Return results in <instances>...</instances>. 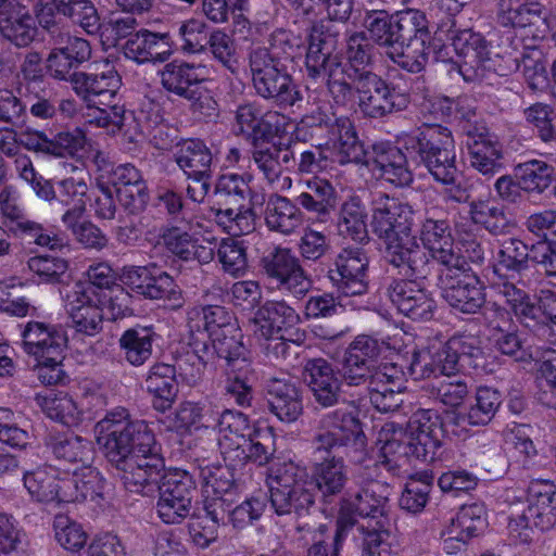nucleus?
<instances>
[{
  "instance_id": "4c0bfd02",
  "label": "nucleus",
  "mask_w": 556,
  "mask_h": 556,
  "mask_svg": "<svg viewBox=\"0 0 556 556\" xmlns=\"http://www.w3.org/2000/svg\"><path fill=\"white\" fill-rule=\"evenodd\" d=\"M87 184L80 179L65 178L56 182L53 208L61 215L65 226L77 224L83 217L87 203Z\"/></svg>"
},
{
  "instance_id": "2eb2a0df",
  "label": "nucleus",
  "mask_w": 556,
  "mask_h": 556,
  "mask_svg": "<svg viewBox=\"0 0 556 556\" xmlns=\"http://www.w3.org/2000/svg\"><path fill=\"white\" fill-rule=\"evenodd\" d=\"M511 38L510 31H507L497 48L494 47V39L489 40V62L492 63V70L496 75L505 77L521 67L527 86L535 92L545 91L551 80L541 53L538 52V58L525 55L520 64L518 58L514 55Z\"/></svg>"
},
{
  "instance_id": "c9c22d12",
  "label": "nucleus",
  "mask_w": 556,
  "mask_h": 556,
  "mask_svg": "<svg viewBox=\"0 0 556 556\" xmlns=\"http://www.w3.org/2000/svg\"><path fill=\"white\" fill-rule=\"evenodd\" d=\"M300 321L295 309L286 301H266L251 319L253 332L258 338H271L279 334L283 327H291Z\"/></svg>"
},
{
  "instance_id": "4d7b16f0",
  "label": "nucleus",
  "mask_w": 556,
  "mask_h": 556,
  "mask_svg": "<svg viewBox=\"0 0 556 556\" xmlns=\"http://www.w3.org/2000/svg\"><path fill=\"white\" fill-rule=\"evenodd\" d=\"M366 207L357 195H351L340 206L338 228L342 236L358 243L368 241Z\"/></svg>"
},
{
  "instance_id": "3c124183",
  "label": "nucleus",
  "mask_w": 556,
  "mask_h": 556,
  "mask_svg": "<svg viewBox=\"0 0 556 556\" xmlns=\"http://www.w3.org/2000/svg\"><path fill=\"white\" fill-rule=\"evenodd\" d=\"M395 48L399 46L427 47L430 34L425 13L408 9L395 13Z\"/></svg>"
},
{
  "instance_id": "dca6fc26",
  "label": "nucleus",
  "mask_w": 556,
  "mask_h": 556,
  "mask_svg": "<svg viewBox=\"0 0 556 556\" xmlns=\"http://www.w3.org/2000/svg\"><path fill=\"white\" fill-rule=\"evenodd\" d=\"M489 248L496 260L492 269V277L489 276V290L492 285L502 282L515 283L516 274L526 267L527 261L536 263L539 249H545V243L531 244L515 239L495 238L489 239Z\"/></svg>"
},
{
  "instance_id": "052dcab7",
  "label": "nucleus",
  "mask_w": 556,
  "mask_h": 556,
  "mask_svg": "<svg viewBox=\"0 0 556 556\" xmlns=\"http://www.w3.org/2000/svg\"><path fill=\"white\" fill-rule=\"evenodd\" d=\"M434 475L424 470L410 476L399 498L400 507L410 514H419L427 506L433 488Z\"/></svg>"
},
{
  "instance_id": "f704fd0d",
  "label": "nucleus",
  "mask_w": 556,
  "mask_h": 556,
  "mask_svg": "<svg viewBox=\"0 0 556 556\" xmlns=\"http://www.w3.org/2000/svg\"><path fill=\"white\" fill-rule=\"evenodd\" d=\"M46 447L54 459L65 467L91 465L94 457L92 443L72 433L49 434Z\"/></svg>"
},
{
  "instance_id": "a878e982",
  "label": "nucleus",
  "mask_w": 556,
  "mask_h": 556,
  "mask_svg": "<svg viewBox=\"0 0 556 556\" xmlns=\"http://www.w3.org/2000/svg\"><path fill=\"white\" fill-rule=\"evenodd\" d=\"M131 429L139 432V435L135 433L129 437V458H143L144 462L149 463L140 462V465H142L141 471H147V488H153L159 481L160 472L165 468L160 447L156 444L152 430L144 420L131 419Z\"/></svg>"
},
{
  "instance_id": "79ce46f5",
  "label": "nucleus",
  "mask_w": 556,
  "mask_h": 556,
  "mask_svg": "<svg viewBox=\"0 0 556 556\" xmlns=\"http://www.w3.org/2000/svg\"><path fill=\"white\" fill-rule=\"evenodd\" d=\"M278 117L277 112L262 113L255 103L249 102L237 108L235 121L238 134L254 144L271 137L274 132L273 124Z\"/></svg>"
},
{
  "instance_id": "603ef678",
  "label": "nucleus",
  "mask_w": 556,
  "mask_h": 556,
  "mask_svg": "<svg viewBox=\"0 0 556 556\" xmlns=\"http://www.w3.org/2000/svg\"><path fill=\"white\" fill-rule=\"evenodd\" d=\"M528 0H500L497 3V20L505 27H511L523 38L534 35L536 24L541 21L539 12L531 10Z\"/></svg>"
},
{
  "instance_id": "ea45409f",
  "label": "nucleus",
  "mask_w": 556,
  "mask_h": 556,
  "mask_svg": "<svg viewBox=\"0 0 556 556\" xmlns=\"http://www.w3.org/2000/svg\"><path fill=\"white\" fill-rule=\"evenodd\" d=\"M72 475L64 476L63 495L66 503L96 501L103 497L105 479L100 471L84 465L72 469Z\"/></svg>"
},
{
  "instance_id": "e2e57ef3",
  "label": "nucleus",
  "mask_w": 556,
  "mask_h": 556,
  "mask_svg": "<svg viewBox=\"0 0 556 556\" xmlns=\"http://www.w3.org/2000/svg\"><path fill=\"white\" fill-rule=\"evenodd\" d=\"M245 444L243 457L239 455V459H233L231 465L242 466L252 463L265 466L276 453V438L269 427H258Z\"/></svg>"
},
{
  "instance_id": "bf43d9fd",
  "label": "nucleus",
  "mask_w": 556,
  "mask_h": 556,
  "mask_svg": "<svg viewBox=\"0 0 556 556\" xmlns=\"http://www.w3.org/2000/svg\"><path fill=\"white\" fill-rule=\"evenodd\" d=\"M340 116L331 108L317 106L304 114L296 123L293 137L296 141L308 142L326 131L329 136L336 129Z\"/></svg>"
},
{
  "instance_id": "39448f33",
  "label": "nucleus",
  "mask_w": 556,
  "mask_h": 556,
  "mask_svg": "<svg viewBox=\"0 0 556 556\" xmlns=\"http://www.w3.org/2000/svg\"><path fill=\"white\" fill-rule=\"evenodd\" d=\"M131 417L124 407L110 410L96 425L97 441L106 460L118 471V476L129 492H143L147 488V471H141L143 458H129V437L137 433L131 429Z\"/></svg>"
},
{
  "instance_id": "864d4df0",
  "label": "nucleus",
  "mask_w": 556,
  "mask_h": 556,
  "mask_svg": "<svg viewBox=\"0 0 556 556\" xmlns=\"http://www.w3.org/2000/svg\"><path fill=\"white\" fill-rule=\"evenodd\" d=\"M35 401L50 419L67 427L78 425L81 419V409L65 392L48 390L45 393L36 394Z\"/></svg>"
},
{
  "instance_id": "8fccbe9b",
  "label": "nucleus",
  "mask_w": 556,
  "mask_h": 556,
  "mask_svg": "<svg viewBox=\"0 0 556 556\" xmlns=\"http://www.w3.org/2000/svg\"><path fill=\"white\" fill-rule=\"evenodd\" d=\"M201 314L203 328L212 341L214 350L219 344H226L229 338H236L238 331L232 314L220 305H205L200 309H192L189 315Z\"/></svg>"
},
{
  "instance_id": "bb28decb",
  "label": "nucleus",
  "mask_w": 556,
  "mask_h": 556,
  "mask_svg": "<svg viewBox=\"0 0 556 556\" xmlns=\"http://www.w3.org/2000/svg\"><path fill=\"white\" fill-rule=\"evenodd\" d=\"M370 162L372 163V169L378 172L379 177L395 187H407L414 180L406 155L392 143H375Z\"/></svg>"
},
{
  "instance_id": "69168bd1",
  "label": "nucleus",
  "mask_w": 556,
  "mask_h": 556,
  "mask_svg": "<svg viewBox=\"0 0 556 556\" xmlns=\"http://www.w3.org/2000/svg\"><path fill=\"white\" fill-rule=\"evenodd\" d=\"M250 181V175L222 174L214 184L213 199L217 200L218 204L243 205L251 192Z\"/></svg>"
},
{
  "instance_id": "423d86ee",
  "label": "nucleus",
  "mask_w": 556,
  "mask_h": 556,
  "mask_svg": "<svg viewBox=\"0 0 556 556\" xmlns=\"http://www.w3.org/2000/svg\"><path fill=\"white\" fill-rule=\"evenodd\" d=\"M466 4V0H435V5L445 18L438 23L435 39L450 42L454 51L463 59L451 68L467 83H482L486 76V41L481 34L470 29H459L456 16Z\"/></svg>"
},
{
  "instance_id": "4468645a",
  "label": "nucleus",
  "mask_w": 556,
  "mask_h": 556,
  "mask_svg": "<svg viewBox=\"0 0 556 556\" xmlns=\"http://www.w3.org/2000/svg\"><path fill=\"white\" fill-rule=\"evenodd\" d=\"M214 351L225 361V394L239 406L249 407L253 400L250 380L254 375L249 351L237 338H229L226 344H219Z\"/></svg>"
},
{
  "instance_id": "6ab92c4d",
  "label": "nucleus",
  "mask_w": 556,
  "mask_h": 556,
  "mask_svg": "<svg viewBox=\"0 0 556 556\" xmlns=\"http://www.w3.org/2000/svg\"><path fill=\"white\" fill-rule=\"evenodd\" d=\"M261 267L267 278L276 281L277 287L295 298L304 296L312 287L299 258L287 248H274L261 258Z\"/></svg>"
},
{
  "instance_id": "412c9836",
  "label": "nucleus",
  "mask_w": 556,
  "mask_h": 556,
  "mask_svg": "<svg viewBox=\"0 0 556 556\" xmlns=\"http://www.w3.org/2000/svg\"><path fill=\"white\" fill-rule=\"evenodd\" d=\"M64 302L78 332L94 336L101 331L104 313L101 311L92 286L74 285L67 291Z\"/></svg>"
},
{
  "instance_id": "5fc2aeb1",
  "label": "nucleus",
  "mask_w": 556,
  "mask_h": 556,
  "mask_svg": "<svg viewBox=\"0 0 556 556\" xmlns=\"http://www.w3.org/2000/svg\"><path fill=\"white\" fill-rule=\"evenodd\" d=\"M229 511L223 508V502H204V514L199 515L189 523L192 541L205 548L218 536V528L225 525Z\"/></svg>"
},
{
  "instance_id": "5701e85b",
  "label": "nucleus",
  "mask_w": 556,
  "mask_h": 556,
  "mask_svg": "<svg viewBox=\"0 0 556 556\" xmlns=\"http://www.w3.org/2000/svg\"><path fill=\"white\" fill-rule=\"evenodd\" d=\"M109 181L114 186L119 204L130 214L144 210L149 201L146 180L139 169L126 163L113 167Z\"/></svg>"
},
{
  "instance_id": "0e129e2a",
  "label": "nucleus",
  "mask_w": 556,
  "mask_h": 556,
  "mask_svg": "<svg viewBox=\"0 0 556 556\" xmlns=\"http://www.w3.org/2000/svg\"><path fill=\"white\" fill-rule=\"evenodd\" d=\"M7 227L8 231L27 244L47 247L51 251L63 245L62 240L56 235L26 216H15L13 223L8 224Z\"/></svg>"
},
{
  "instance_id": "680f3d73",
  "label": "nucleus",
  "mask_w": 556,
  "mask_h": 556,
  "mask_svg": "<svg viewBox=\"0 0 556 556\" xmlns=\"http://www.w3.org/2000/svg\"><path fill=\"white\" fill-rule=\"evenodd\" d=\"M143 298L155 301H164L174 311L185 304L184 292L174 278L155 265L148 283H146Z\"/></svg>"
},
{
  "instance_id": "58836bf2",
  "label": "nucleus",
  "mask_w": 556,
  "mask_h": 556,
  "mask_svg": "<svg viewBox=\"0 0 556 556\" xmlns=\"http://www.w3.org/2000/svg\"><path fill=\"white\" fill-rule=\"evenodd\" d=\"M146 389L152 399V406L157 412H166L172 408L176 401L177 370L176 367L167 363H155L147 372Z\"/></svg>"
},
{
  "instance_id": "1a4fd4ad",
  "label": "nucleus",
  "mask_w": 556,
  "mask_h": 556,
  "mask_svg": "<svg viewBox=\"0 0 556 556\" xmlns=\"http://www.w3.org/2000/svg\"><path fill=\"white\" fill-rule=\"evenodd\" d=\"M307 477L306 469L293 462H283L269 469V502L278 516L300 518L309 514L315 500L306 486Z\"/></svg>"
},
{
  "instance_id": "9d476101",
  "label": "nucleus",
  "mask_w": 556,
  "mask_h": 556,
  "mask_svg": "<svg viewBox=\"0 0 556 556\" xmlns=\"http://www.w3.org/2000/svg\"><path fill=\"white\" fill-rule=\"evenodd\" d=\"M248 66L253 88L258 97L271 103L287 108L302 100L287 64L274 62L267 53H248Z\"/></svg>"
},
{
  "instance_id": "de8ad7c7",
  "label": "nucleus",
  "mask_w": 556,
  "mask_h": 556,
  "mask_svg": "<svg viewBox=\"0 0 556 556\" xmlns=\"http://www.w3.org/2000/svg\"><path fill=\"white\" fill-rule=\"evenodd\" d=\"M208 217L232 237L248 235L255 229V215L244 205L218 204L214 200Z\"/></svg>"
},
{
  "instance_id": "b1692460",
  "label": "nucleus",
  "mask_w": 556,
  "mask_h": 556,
  "mask_svg": "<svg viewBox=\"0 0 556 556\" xmlns=\"http://www.w3.org/2000/svg\"><path fill=\"white\" fill-rule=\"evenodd\" d=\"M460 356L455 340H450L434 351L418 352L413 354L408 366V374L415 379L429 378L431 376L455 375L460 367Z\"/></svg>"
},
{
  "instance_id": "f8f14e48",
  "label": "nucleus",
  "mask_w": 556,
  "mask_h": 556,
  "mask_svg": "<svg viewBox=\"0 0 556 556\" xmlns=\"http://www.w3.org/2000/svg\"><path fill=\"white\" fill-rule=\"evenodd\" d=\"M155 489L159 490L156 511L163 522L177 525L189 516L195 492V482L190 472L180 468H172L164 473L161 471L157 483L141 493L148 495Z\"/></svg>"
},
{
  "instance_id": "c85d7f7f",
  "label": "nucleus",
  "mask_w": 556,
  "mask_h": 556,
  "mask_svg": "<svg viewBox=\"0 0 556 556\" xmlns=\"http://www.w3.org/2000/svg\"><path fill=\"white\" fill-rule=\"evenodd\" d=\"M24 350L36 359L62 354L67 337L61 326L41 321H29L22 332Z\"/></svg>"
},
{
  "instance_id": "4be33fe9",
  "label": "nucleus",
  "mask_w": 556,
  "mask_h": 556,
  "mask_svg": "<svg viewBox=\"0 0 556 556\" xmlns=\"http://www.w3.org/2000/svg\"><path fill=\"white\" fill-rule=\"evenodd\" d=\"M420 247L443 267L459 264V253L455 251L454 238L450 220L445 218L427 217L420 226Z\"/></svg>"
},
{
  "instance_id": "cd10ccee",
  "label": "nucleus",
  "mask_w": 556,
  "mask_h": 556,
  "mask_svg": "<svg viewBox=\"0 0 556 556\" xmlns=\"http://www.w3.org/2000/svg\"><path fill=\"white\" fill-rule=\"evenodd\" d=\"M24 350L36 359L62 354L67 337L61 326L41 321H29L22 332Z\"/></svg>"
},
{
  "instance_id": "aec40b11",
  "label": "nucleus",
  "mask_w": 556,
  "mask_h": 556,
  "mask_svg": "<svg viewBox=\"0 0 556 556\" xmlns=\"http://www.w3.org/2000/svg\"><path fill=\"white\" fill-rule=\"evenodd\" d=\"M489 298L492 302L496 300L501 304V300L510 306L521 324L532 331L536 337L546 339L552 328L543 319L540 305L531 302L529 295L515 283L502 282L501 285H492L489 290Z\"/></svg>"
},
{
  "instance_id": "a18cd8bd",
  "label": "nucleus",
  "mask_w": 556,
  "mask_h": 556,
  "mask_svg": "<svg viewBox=\"0 0 556 556\" xmlns=\"http://www.w3.org/2000/svg\"><path fill=\"white\" fill-rule=\"evenodd\" d=\"M381 0H366L363 5L365 12L363 24L370 40L384 49V53L395 48V14L378 8Z\"/></svg>"
},
{
  "instance_id": "473e14b6",
  "label": "nucleus",
  "mask_w": 556,
  "mask_h": 556,
  "mask_svg": "<svg viewBox=\"0 0 556 556\" xmlns=\"http://www.w3.org/2000/svg\"><path fill=\"white\" fill-rule=\"evenodd\" d=\"M265 389L269 409L283 422H293L302 414L300 390L290 378L269 377Z\"/></svg>"
},
{
  "instance_id": "2f4dec72",
  "label": "nucleus",
  "mask_w": 556,
  "mask_h": 556,
  "mask_svg": "<svg viewBox=\"0 0 556 556\" xmlns=\"http://www.w3.org/2000/svg\"><path fill=\"white\" fill-rule=\"evenodd\" d=\"M124 54L139 64L163 63L172 54L170 36L168 33L141 29L127 39L124 45Z\"/></svg>"
},
{
  "instance_id": "7ed1b4c3",
  "label": "nucleus",
  "mask_w": 556,
  "mask_h": 556,
  "mask_svg": "<svg viewBox=\"0 0 556 556\" xmlns=\"http://www.w3.org/2000/svg\"><path fill=\"white\" fill-rule=\"evenodd\" d=\"M361 437L359 419L352 412L338 408L320 418L313 439L314 454L319 457L313 465L312 479L324 502L331 503L348 481L343 457L336 453L355 444Z\"/></svg>"
},
{
  "instance_id": "c03bdc74",
  "label": "nucleus",
  "mask_w": 556,
  "mask_h": 556,
  "mask_svg": "<svg viewBox=\"0 0 556 556\" xmlns=\"http://www.w3.org/2000/svg\"><path fill=\"white\" fill-rule=\"evenodd\" d=\"M264 220L270 231L289 236L301 227L303 214L295 201L274 193L266 202Z\"/></svg>"
},
{
  "instance_id": "72a5a7b5",
  "label": "nucleus",
  "mask_w": 556,
  "mask_h": 556,
  "mask_svg": "<svg viewBox=\"0 0 556 556\" xmlns=\"http://www.w3.org/2000/svg\"><path fill=\"white\" fill-rule=\"evenodd\" d=\"M229 465L211 464L200 468V478L203 481L204 502H223V508L229 507L239 492L235 472Z\"/></svg>"
},
{
  "instance_id": "ddd939ff",
  "label": "nucleus",
  "mask_w": 556,
  "mask_h": 556,
  "mask_svg": "<svg viewBox=\"0 0 556 556\" xmlns=\"http://www.w3.org/2000/svg\"><path fill=\"white\" fill-rule=\"evenodd\" d=\"M439 288L442 298L454 309L465 313H477L485 302L483 282L464 262L443 267L439 275Z\"/></svg>"
},
{
  "instance_id": "e433bc0d",
  "label": "nucleus",
  "mask_w": 556,
  "mask_h": 556,
  "mask_svg": "<svg viewBox=\"0 0 556 556\" xmlns=\"http://www.w3.org/2000/svg\"><path fill=\"white\" fill-rule=\"evenodd\" d=\"M0 35L18 48L29 46L37 35V26L29 10L20 2L0 11Z\"/></svg>"
},
{
  "instance_id": "6e6552de",
  "label": "nucleus",
  "mask_w": 556,
  "mask_h": 556,
  "mask_svg": "<svg viewBox=\"0 0 556 556\" xmlns=\"http://www.w3.org/2000/svg\"><path fill=\"white\" fill-rule=\"evenodd\" d=\"M527 507L519 510L521 504L514 489H506L503 494L495 496L494 504L500 511L507 505L511 511L508 516L510 532L538 529L547 531L556 525V485L551 480H532L527 489Z\"/></svg>"
},
{
  "instance_id": "a211bd4d",
  "label": "nucleus",
  "mask_w": 556,
  "mask_h": 556,
  "mask_svg": "<svg viewBox=\"0 0 556 556\" xmlns=\"http://www.w3.org/2000/svg\"><path fill=\"white\" fill-rule=\"evenodd\" d=\"M368 257L361 248H345L328 269L332 288L341 296H362L368 291Z\"/></svg>"
},
{
  "instance_id": "37998d69",
  "label": "nucleus",
  "mask_w": 556,
  "mask_h": 556,
  "mask_svg": "<svg viewBox=\"0 0 556 556\" xmlns=\"http://www.w3.org/2000/svg\"><path fill=\"white\" fill-rule=\"evenodd\" d=\"M489 344L492 351H497L505 356H514L520 351V341L516 334L515 325L510 312L494 300L489 307Z\"/></svg>"
},
{
  "instance_id": "f03ea898",
  "label": "nucleus",
  "mask_w": 556,
  "mask_h": 556,
  "mask_svg": "<svg viewBox=\"0 0 556 556\" xmlns=\"http://www.w3.org/2000/svg\"><path fill=\"white\" fill-rule=\"evenodd\" d=\"M371 212L374 231L386 239V261L402 276L428 275L431 270L429 255L410 235L413 207L396 198L378 193L372 199Z\"/></svg>"
},
{
  "instance_id": "20e7f679",
  "label": "nucleus",
  "mask_w": 556,
  "mask_h": 556,
  "mask_svg": "<svg viewBox=\"0 0 556 556\" xmlns=\"http://www.w3.org/2000/svg\"><path fill=\"white\" fill-rule=\"evenodd\" d=\"M443 422L434 409L419 408L412 414L406 427H394L381 434L382 445L376 466L392 476H400L410 458L431 463L442 455Z\"/></svg>"
},
{
  "instance_id": "338daca9",
  "label": "nucleus",
  "mask_w": 556,
  "mask_h": 556,
  "mask_svg": "<svg viewBox=\"0 0 556 556\" xmlns=\"http://www.w3.org/2000/svg\"><path fill=\"white\" fill-rule=\"evenodd\" d=\"M554 168L540 160H530L515 167V176L522 190L542 193L553 179Z\"/></svg>"
},
{
  "instance_id": "6e6d98bb",
  "label": "nucleus",
  "mask_w": 556,
  "mask_h": 556,
  "mask_svg": "<svg viewBox=\"0 0 556 556\" xmlns=\"http://www.w3.org/2000/svg\"><path fill=\"white\" fill-rule=\"evenodd\" d=\"M332 148L337 153L340 164L361 163L365 159V150L358 139L352 121L346 116H340L339 123L329 136Z\"/></svg>"
},
{
  "instance_id": "0eeeda50",
  "label": "nucleus",
  "mask_w": 556,
  "mask_h": 556,
  "mask_svg": "<svg viewBox=\"0 0 556 556\" xmlns=\"http://www.w3.org/2000/svg\"><path fill=\"white\" fill-rule=\"evenodd\" d=\"M402 142L435 181L442 185L455 184L458 170L454 138L448 128L438 124L425 125L405 135Z\"/></svg>"
},
{
  "instance_id": "f257e3e1",
  "label": "nucleus",
  "mask_w": 556,
  "mask_h": 556,
  "mask_svg": "<svg viewBox=\"0 0 556 556\" xmlns=\"http://www.w3.org/2000/svg\"><path fill=\"white\" fill-rule=\"evenodd\" d=\"M339 31L330 23L312 27L305 55L307 76L326 81L328 93L334 104L348 106L357 96L358 110L363 116L382 119L407 110L410 103L408 90L388 81L372 71L355 70L349 81V66L336 53Z\"/></svg>"
},
{
  "instance_id": "7c9ffc66",
  "label": "nucleus",
  "mask_w": 556,
  "mask_h": 556,
  "mask_svg": "<svg viewBox=\"0 0 556 556\" xmlns=\"http://www.w3.org/2000/svg\"><path fill=\"white\" fill-rule=\"evenodd\" d=\"M208 73L207 65L203 63L175 60L166 63L160 72L161 85L166 91L190 100L194 94L191 86L206 80Z\"/></svg>"
},
{
  "instance_id": "393cba45",
  "label": "nucleus",
  "mask_w": 556,
  "mask_h": 556,
  "mask_svg": "<svg viewBox=\"0 0 556 556\" xmlns=\"http://www.w3.org/2000/svg\"><path fill=\"white\" fill-rule=\"evenodd\" d=\"M301 187L294 199L300 210L307 212L318 223L329 222L337 207V191L332 184L314 176L303 180Z\"/></svg>"
},
{
  "instance_id": "09e8293b",
  "label": "nucleus",
  "mask_w": 556,
  "mask_h": 556,
  "mask_svg": "<svg viewBox=\"0 0 556 556\" xmlns=\"http://www.w3.org/2000/svg\"><path fill=\"white\" fill-rule=\"evenodd\" d=\"M155 337L150 327L136 326L125 330L118 339L124 359L135 367L144 365L152 357Z\"/></svg>"
},
{
  "instance_id": "774afa93",
  "label": "nucleus",
  "mask_w": 556,
  "mask_h": 556,
  "mask_svg": "<svg viewBox=\"0 0 556 556\" xmlns=\"http://www.w3.org/2000/svg\"><path fill=\"white\" fill-rule=\"evenodd\" d=\"M306 533L312 543L306 556H340L341 542L346 534L343 527L337 526L332 532L328 526L319 525L317 528L307 527Z\"/></svg>"
},
{
  "instance_id": "f3484780",
  "label": "nucleus",
  "mask_w": 556,
  "mask_h": 556,
  "mask_svg": "<svg viewBox=\"0 0 556 556\" xmlns=\"http://www.w3.org/2000/svg\"><path fill=\"white\" fill-rule=\"evenodd\" d=\"M175 161L194 184L187 187L188 198L193 202H203L211 189V150L200 139H187L179 144Z\"/></svg>"
},
{
  "instance_id": "a19ab883",
  "label": "nucleus",
  "mask_w": 556,
  "mask_h": 556,
  "mask_svg": "<svg viewBox=\"0 0 556 556\" xmlns=\"http://www.w3.org/2000/svg\"><path fill=\"white\" fill-rule=\"evenodd\" d=\"M122 86V77L114 68L99 74L80 72L75 76L74 90L89 103L105 104Z\"/></svg>"
},
{
  "instance_id": "49530a36",
  "label": "nucleus",
  "mask_w": 556,
  "mask_h": 556,
  "mask_svg": "<svg viewBox=\"0 0 556 556\" xmlns=\"http://www.w3.org/2000/svg\"><path fill=\"white\" fill-rule=\"evenodd\" d=\"M24 485L37 502L66 503L63 495L64 477L52 466H42L24 475Z\"/></svg>"
},
{
  "instance_id": "13d9d810",
  "label": "nucleus",
  "mask_w": 556,
  "mask_h": 556,
  "mask_svg": "<svg viewBox=\"0 0 556 556\" xmlns=\"http://www.w3.org/2000/svg\"><path fill=\"white\" fill-rule=\"evenodd\" d=\"M52 3L58 14L87 34L96 35L100 30V15L91 0H52Z\"/></svg>"
},
{
  "instance_id": "9b49d317",
  "label": "nucleus",
  "mask_w": 556,
  "mask_h": 556,
  "mask_svg": "<svg viewBox=\"0 0 556 556\" xmlns=\"http://www.w3.org/2000/svg\"><path fill=\"white\" fill-rule=\"evenodd\" d=\"M367 481H361L359 488L355 491H350L341 502L340 516L337 526L344 528L346 532L349 528L355 525V516L367 519V523L357 526V531L362 535V547H364V533L361 530L363 527H368L369 530H380L384 533V539L388 532L383 530V522L378 518L384 516L386 506L388 504V496L383 494L384 486L374 479L371 475Z\"/></svg>"
},
{
  "instance_id": "c756f323",
  "label": "nucleus",
  "mask_w": 556,
  "mask_h": 556,
  "mask_svg": "<svg viewBox=\"0 0 556 556\" xmlns=\"http://www.w3.org/2000/svg\"><path fill=\"white\" fill-rule=\"evenodd\" d=\"M303 379L315 401L323 407H330L339 402L341 381L332 365L325 358L308 359L304 365Z\"/></svg>"
}]
</instances>
